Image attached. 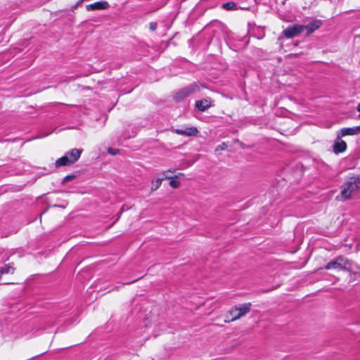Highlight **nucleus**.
Returning <instances> with one entry per match:
<instances>
[{
  "label": "nucleus",
  "instance_id": "1",
  "mask_svg": "<svg viewBox=\"0 0 360 360\" xmlns=\"http://www.w3.org/2000/svg\"><path fill=\"white\" fill-rule=\"evenodd\" d=\"M360 188V176H353L349 177L341 186L340 196L342 200L349 199Z\"/></svg>",
  "mask_w": 360,
  "mask_h": 360
},
{
  "label": "nucleus",
  "instance_id": "2",
  "mask_svg": "<svg viewBox=\"0 0 360 360\" xmlns=\"http://www.w3.org/2000/svg\"><path fill=\"white\" fill-rule=\"evenodd\" d=\"M82 152V149H77V148L71 149L70 150L68 151L65 154V155L58 158L56 161V162H55L56 167L70 165L71 164L75 163L80 158Z\"/></svg>",
  "mask_w": 360,
  "mask_h": 360
},
{
  "label": "nucleus",
  "instance_id": "3",
  "mask_svg": "<svg viewBox=\"0 0 360 360\" xmlns=\"http://www.w3.org/2000/svg\"><path fill=\"white\" fill-rule=\"evenodd\" d=\"M251 303H245L240 305H236L229 310L231 320H224L225 323H229L239 319L247 314L250 311Z\"/></svg>",
  "mask_w": 360,
  "mask_h": 360
},
{
  "label": "nucleus",
  "instance_id": "4",
  "mask_svg": "<svg viewBox=\"0 0 360 360\" xmlns=\"http://www.w3.org/2000/svg\"><path fill=\"white\" fill-rule=\"evenodd\" d=\"M200 91V86L195 84H191L188 86H186L178 92H176L174 96V100L177 102L181 101L184 98L191 96V94Z\"/></svg>",
  "mask_w": 360,
  "mask_h": 360
},
{
  "label": "nucleus",
  "instance_id": "5",
  "mask_svg": "<svg viewBox=\"0 0 360 360\" xmlns=\"http://www.w3.org/2000/svg\"><path fill=\"white\" fill-rule=\"evenodd\" d=\"M348 260L343 257H338L334 261L328 262L326 266V269H337L339 270L346 271L347 269V264Z\"/></svg>",
  "mask_w": 360,
  "mask_h": 360
},
{
  "label": "nucleus",
  "instance_id": "6",
  "mask_svg": "<svg viewBox=\"0 0 360 360\" xmlns=\"http://www.w3.org/2000/svg\"><path fill=\"white\" fill-rule=\"evenodd\" d=\"M304 30V25H293L283 30V34L287 38H292L299 35Z\"/></svg>",
  "mask_w": 360,
  "mask_h": 360
},
{
  "label": "nucleus",
  "instance_id": "7",
  "mask_svg": "<svg viewBox=\"0 0 360 360\" xmlns=\"http://www.w3.org/2000/svg\"><path fill=\"white\" fill-rule=\"evenodd\" d=\"M172 131L176 134L186 136H194L198 133V130L195 127H184L182 129H172Z\"/></svg>",
  "mask_w": 360,
  "mask_h": 360
},
{
  "label": "nucleus",
  "instance_id": "8",
  "mask_svg": "<svg viewBox=\"0 0 360 360\" xmlns=\"http://www.w3.org/2000/svg\"><path fill=\"white\" fill-rule=\"evenodd\" d=\"M360 134V125L354 127H347L340 129L337 135V139H340L345 136H353Z\"/></svg>",
  "mask_w": 360,
  "mask_h": 360
},
{
  "label": "nucleus",
  "instance_id": "9",
  "mask_svg": "<svg viewBox=\"0 0 360 360\" xmlns=\"http://www.w3.org/2000/svg\"><path fill=\"white\" fill-rule=\"evenodd\" d=\"M110 4L106 1H100L94 4H89L86 6V9L88 11H98V10H106L109 8Z\"/></svg>",
  "mask_w": 360,
  "mask_h": 360
},
{
  "label": "nucleus",
  "instance_id": "10",
  "mask_svg": "<svg viewBox=\"0 0 360 360\" xmlns=\"http://www.w3.org/2000/svg\"><path fill=\"white\" fill-rule=\"evenodd\" d=\"M347 149V143L345 141L338 139L335 141L333 147V150L335 154H338L345 151Z\"/></svg>",
  "mask_w": 360,
  "mask_h": 360
},
{
  "label": "nucleus",
  "instance_id": "11",
  "mask_svg": "<svg viewBox=\"0 0 360 360\" xmlns=\"http://www.w3.org/2000/svg\"><path fill=\"white\" fill-rule=\"evenodd\" d=\"M195 106L200 111L204 112L211 106V102L207 99L198 101L195 103Z\"/></svg>",
  "mask_w": 360,
  "mask_h": 360
},
{
  "label": "nucleus",
  "instance_id": "12",
  "mask_svg": "<svg viewBox=\"0 0 360 360\" xmlns=\"http://www.w3.org/2000/svg\"><path fill=\"white\" fill-rule=\"evenodd\" d=\"M320 22L313 21L309 23L307 25L304 26V30H307V34L309 35L312 32H314L316 30H317L320 27Z\"/></svg>",
  "mask_w": 360,
  "mask_h": 360
},
{
  "label": "nucleus",
  "instance_id": "13",
  "mask_svg": "<svg viewBox=\"0 0 360 360\" xmlns=\"http://www.w3.org/2000/svg\"><path fill=\"white\" fill-rule=\"evenodd\" d=\"M15 268L11 264H4L0 266V278L3 274H13Z\"/></svg>",
  "mask_w": 360,
  "mask_h": 360
},
{
  "label": "nucleus",
  "instance_id": "14",
  "mask_svg": "<svg viewBox=\"0 0 360 360\" xmlns=\"http://www.w3.org/2000/svg\"><path fill=\"white\" fill-rule=\"evenodd\" d=\"M174 172V170L169 169L163 173L164 178L167 179H172L174 177H179V176L183 175L182 173H179L178 175H173V173Z\"/></svg>",
  "mask_w": 360,
  "mask_h": 360
},
{
  "label": "nucleus",
  "instance_id": "15",
  "mask_svg": "<svg viewBox=\"0 0 360 360\" xmlns=\"http://www.w3.org/2000/svg\"><path fill=\"white\" fill-rule=\"evenodd\" d=\"M162 180H163V178H159L155 181H153L152 185H151V190L152 191L157 190L160 186Z\"/></svg>",
  "mask_w": 360,
  "mask_h": 360
},
{
  "label": "nucleus",
  "instance_id": "16",
  "mask_svg": "<svg viewBox=\"0 0 360 360\" xmlns=\"http://www.w3.org/2000/svg\"><path fill=\"white\" fill-rule=\"evenodd\" d=\"M236 4L232 1L225 3L222 5V8L226 10H228V11L234 10L236 8Z\"/></svg>",
  "mask_w": 360,
  "mask_h": 360
},
{
  "label": "nucleus",
  "instance_id": "17",
  "mask_svg": "<svg viewBox=\"0 0 360 360\" xmlns=\"http://www.w3.org/2000/svg\"><path fill=\"white\" fill-rule=\"evenodd\" d=\"M169 185L172 187V188H178L179 186H180V182L178 181H176V180H173L172 179L170 181H169Z\"/></svg>",
  "mask_w": 360,
  "mask_h": 360
},
{
  "label": "nucleus",
  "instance_id": "18",
  "mask_svg": "<svg viewBox=\"0 0 360 360\" xmlns=\"http://www.w3.org/2000/svg\"><path fill=\"white\" fill-rule=\"evenodd\" d=\"M157 28V23L155 22H151L149 23V29L151 31H155Z\"/></svg>",
  "mask_w": 360,
  "mask_h": 360
},
{
  "label": "nucleus",
  "instance_id": "19",
  "mask_svg": "<svg viewBox=\"0 0 360 360\" xmlns=\"http://www.w3.org/2000/svg\"><path fill=\"white\" fill-rule=\"evenodd\" d=\"M227 148V145L225 143H222L221 144L219 145L217 148H216V150H225Z\"/></svg>",
  "mask_w": 360,
  "mask_h": 360
},
{
  "label": "nucleus",
  "instance_id": "20",
  "mask_svg": "<svg viewBox=\"0 0 360 360\" xmlns=\"http://www.w3.org/2000/svg\"><path fill=\"white\" fill-rule=\"evenodd\" d=\"M108 153L115 155H116L118 153V150L114 149V148H109L108 149Z\"/></svg>",
  "mask_w": 360,
  "mask_h": 360
},
{
  "label": "nucleus",
  "instance_id": "21",
  "mask_svg": "<svg viewBox=\"0 0 360 360\" xmlns=\"http://www.w3.org/2000/svg\"><path fill=\"white\" fill-rule=\"evenodd\" d=\"M75 176L73 175H68L66 176L63 180V183H65V182H68L70 180H72Z\"/></svg>",
  "mask_w": 360,
  "mask_h": 360
},
{
  "label": "nucleus",
  "instance_id": "22",
  "mask_svg": "<svg viewBox=\"0 0 360 360\" xmlns=\"http://www.w3.org/2000/svg\"><path fill=\"white\" fill-rule=\"evenodd\" d=\"M231 316L229 315V311L228 313L226 314L225 320H231Z\"/></svg>",
  "mask_w": 360,
  "mask_h": 360
},
{
  "label": "nucleus",
  "instance_id": "23",
  "mask_svg": "<svg viewBox=\"0 0 360 360\" xmlns=\"http://www.w3.org/2000/svg\"><path fill=\"white\" fill-rule=\"evenodd\" d=\"M231 316L229 315V311L228 313L226 314L225 320H231Z\"/></svg>",
  "mask_w": 360,
  "mask_h": 360
},
{
  "label": "nucleus",
  "instance_id": "24",
  "mask_svg": "<svg viewBox=\"0 0 360 360\" xmlns=\"http://www.w3.org/2000/svg\"><path fill=\"white\" fill-rule=\"evenodd\" d=\"M357 111L359 112V117H360V103L357 105Z\"/></svg>",
  "mask_w": 360,
  "mask_h": 360
}]
</instances>
